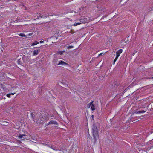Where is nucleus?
<instances>
[{
	"instance_id": "21",
	"label": "nucleus",
	"mask_w": 153,
	"mask_h": 153,
	"mask_svg": "<svg viewBox=\"0 0 153 153\" xmlns=\"http://www.w3.org/2000/svg\"><path fill=\"white\" fill-rule=\"evenodd\" d=\"M135 113H137V114H139L141 113V111H136L135 112Z\"/></svg>"
},
{
	"instance_id": "26",
	"label": "nucleus",
	"mask_w": 153,
	"mask_h": 153,
	"mask_svg": "<svg viewBox=\"0 0 153 153\" xmlns=\"http://www.w3.org/2000/svg\"><path fill=\"white\" fill-rule=\"evenodd\" d=\"M74 26H76L77 25V23H75L74 25H73Z\"/></svg>"
},
{
	"instance_id": "31",
	"label": "nucleus",
	"mask_w": 153,
	"mask_h": 153,
	"mask_svg": "<svg viewBox=\"0 0 153 153\" xmlns=\"http://www.w3.org/2000/svg\"><path fill=\"white\" fill-rule=\"evenodd\" d=\"M118 58V57H117V56H116L115 59H114V60H116Z\"/></svg>"
},
{
	"instance_id": "30",
	"label": "nucleus",
	"mask_w": 153,
	"mask_h": 153,
	"mask_svg": "<svg viewBox=\"0 0 153 153\" xmlns=\"http://www.w3.org/2000/svg\"><path fill=\"white\" fill-rule=\"evenodd\" d=\"M80 24H81V22L77 23V25H80Z\"/></svg>"
},
{
	"instance_id": "13",
	"label": "nucleus",
	"mask_w": 153,
	"mask_h": 153,
	"mask_svg": "<svg viewBox=\"0 0 153 153\" xmlns=\"http://www.w3.org/2000/svg\"><path fill=\"white\" fill-rule=\"evenodd\" d=\"M25 136V134H19V137L20 138H22L23 137V136Z\"/></svg>"
},
{
	"instance_id": "37",
	"label": "nucleus",
	"mask_w": 153,
	"mask_h": 153,
	"mask_svg": "<svg viewBox=\"0 0 153 153\" xmlns=\"http://www.w3.org/2000/svg\"><path fill=\"white\" fill-rule=\"evenodd\" d=\"M32 33H30V34H29V35H32Z\"/></svg>"
},
{
	"instance_id": "38",
	"label": "nucleus",
	"mask_w": 153,
	"mask_h": 153,
	"mask_svg": "<svg viewBox=\"0 0 153 153\" xmlns=\"http://www.w3.org/2000/svg\"><path fill=\"white\" fill-rule=\"evenodd\" d=\"M150 79H153V77H151L150 78Z\"/></svg>"
},
{
	"instance_id": "4",
	"label": "nucleus",
	"mask_w": 153,
	"mask_h": 153,
	"mask_svg": "<svg viewBox=\"0 0 153 153\" xmlns=\"http://www.w3.org/2000/svg\"><path fill=\"white\" fill-rule=\"evenodd\" d=\"M51 124H55L56 125H58V123L56 121L51 120L50 121L48 124V125H49Z\"/></svg>"
},
{
	"instance_id": "27",
	"label": "nucleus",
	"mask_w": 153,
	"mask_h": 153,
	"mask_svg": "<svg viewBox=\"0 0 153 153\" xmlns=\"http://www.w3.org/2000/svg\"><path fill=\"white\" fill-rule=\"evenodd\" d=\"M129 89V87H128L126 89H125V90L124 91H126V90H128V89Z\"/></svg>"
},
{
	"instance_id": "15",
	"label": "nucleus",
	"mask_w": 153,
	"mask_h": 153,
	"mask_svg": "<svg viewBox=\"0 0 153 153\" xmlns=\"http://www.w3.org/2000/svg\"><path fill=\"white\" fill-rule=\"evenodd\" d=\"M148 10L149 11H151L152 10L153 11V7H151L149 8L148 9Z\"/></svg>"
},
{
	"instance_id": "12",
	"label": "nucleus",
	"mask_w": 153,
	"mask_h": 153,
	"mask_svg": "<svg viewBox=\"0 0 153 153\" xmlns=\"http://www.w3.org/2000/svg\"><path fill=\"white\" fill-rule=\"evenodd\" d=\"M51 148L57 151L58 150V149L56 148V146L54 145L52 146V147H51Z\"/></svg>"
},
{
	"instance_id": "36",
	"label": "nucleus",
	"mask_w": 153,
	"mask_h": 153,
	"mask_svg": "<svg viewBox=\"0 0 153 153\" xmlns=\"http://www.w3.org/2000/svg\"><path fill=\"white\" fill-rule=\"evenodd\" d=\"M116 61V60H114V64L115 63V61Z\"/></svg>"
},
{
	"instance_id": "23",
	"label": "nucleus",
	"mask_w": 153,
	"mask_h": 153,
	"mask_svg": "<svg viewBox=\"0 0 153 153\" xmlns=\"http://www.w3.org/2000/svg\"><path fill=\"white\" fill-rule=\"evenodd\" d=\"M42 144L44 145H45L47 146L48 145V144L46 143H42Z\"/></svg>"
},
{
	"instance_id": "3",
	"label": "nucleus",
	"mask_w": 153,
	"mask_h": 153,
	"mask_svg": "<svg viewBox=\"0 0 153 153\" xmlns=\"http://www.w3.org/2000/svg\"><path fill=\"white\" fill-rule=\"evenodd\" d=\"M58 65H68V64L62 60H60L58 61Z\"/></svg>"
},
{
	"instance_id": "42",
	"label": "nucleus",
	"mask_w": 153,
	"mask_h": 153,
	"mask_svg": "<svg viewBox=\"0 0 153 153\" xmlns=\"http://www.w3.org/2000/svg\"><path fill=\"white\" fill-rule=\"evenodd\" d=\"M152 140H153V139H152Z\"/></svg>"
},
{
	"instance_id": "10",
	"label": "nucleus",
	"mask_w": 153,
	"mask_h": 153,
	"mask_svg": "<svg viewBox=\"0 0 153 153\" xmlns=\"http://www.w3.org/2000/svg\"><path fill=\"white\" fill-rule=\"evenodd\" d=\"M91 110L93 111V110H95V106H94V105L93 104V103H92V104L91 105Z\"/></svg>"
},
{
	"instance_id": "6",
	"label": "nucleus",
	"mask_w": 153,
	"mask_h": 153,
	"mask_svg": "<svg viewBox=\"0 0 153 153\" xmlns=\"http://www.w3.org/2000/svg\"><path fill=\"white\" fill-rule=\"evenodd\" d=\"M122 49H120L118 50L116 52V56H117V57H118L119 56L120 54L122 52Z\"/></svg>"
},
{
	"instance_id": "9",
	"label": "nucleus",
	"mask_w": 153,
	"mask_h": 153,
	"mask_svg": "<svg viewBox=\"0 0 153 153\" xmlns=\"http://www.w3.org/2000/svg\"><path fill=\"white\" fill-rule=\"evenodd\" d=\"M1 124L2 125L5 126L8 125L9 123V122H7L5 121H2L1 122Z\"/></svg>"
},
{
	"instance_id": "28",
	"label": "nucleus",
	"mask_w": 153,
	"mask_h": 153,
	"mask_svg": "<svg viewBox=\"0 0 153 153\" xmlns=\"http://www.w3.org/2000/svg\"><path fill=\"white\" fill-rule=\"evenodd\" d=\"M141 113H144V112H145V111H144L143 110H142L141 111Z\"/></svg>"
},
{
	"instance_id": "40",
	"label": "nucleus",
	"mask_w": 153,
	"mask_h": 153,
	"mask_svg": "<svg viewBox=\"0 0 153 153\" xmlns=\"http://www.w3.org/2000/svg\"><path fill=\"white\" fill-rule=\"evenodd\" d=\"M63 51V52H65V51Z\"/></svg>"
},
{
	"instance_id": "7",
	"label": "nucleus",
	"mask_w": 153,
	"mask_h": 153,
	"mask_svg": "<svg viewBox=\"0 0 153 153\" xmlns=\"http://www.w3.org/2000/svg\"><path fill=\"white\" fill-rule=\"evenodd\" d=\"M22 60V59H21V58L19 59L17 61V62L18 64L20 65H22L23 64Z\"/></svg>"
},
{
	"instance_id": "32",
	"label": "nucleus",
	"mask_w": 153,
	"mask_h": 153,
	"mask_svg": "<svg viewBox=\"0 0 153 153\" xmlns=\"http://www.w3.org/2000/svg\"><path fill=\"white\" fill-rule=\"evenodd\" d=\"M40 43H43L44 42V41H40Z\"/></svg>"
},
{
	"instance_id": "25",
	"label": "nucleus",
	"mask_w": 153,
	"mask_h": 153,
	"mask_svg": "<svg viewBox=\"0 0 153 153\" xmlns=\"http://www.w3.org/2000/svg\"><path fill=\"white\" fill-rule=\"evenodd\" d=\"M103 54V53H100V54H99L98 56H101Z\"/></svg>"
},
{
	"instance_id": "2",
	"label": "nucleus",
	"mask_w": 153,
	"mask_h": 153,
	"mask_svg": "<svg viewBox=\"0 0 153 153\" xmlns=\"http://www.w3.org/2000/svg\"><path fill=\"white\" fill-rule=\"evenodd\" d=\"M100 124L98 123H93L92 127V134L94 143L99 138L98 131Z\"/></svg>"
},
{
	"instance_id": "24",
	"label": "nucleus",
	"mask_w": 153,
	"mask_h": 153,
	"mask_svg": "<svg viewBox=\"0 0 153 153\" xmlns=\"http://www.w3.org/2000/svg\"><path fill=\"white\" fill-rule=\"evenodd\" d=\"M59 53L60 54H63V51H60L59 52Z\"/></svg>"
},
{
	"instance_id": "35",
	"label": "nucleus",
	"mask_w": 153,
	"mask_h": 153,
	"mask_svg": "<svg viewBox=\"0 0 153 153\" xmlns=\"http://www.w3.org/2000/svg\"><path fill=\"white\" fill-rule=\"evenodd\" d=\"M71 33H74V32H73V30H71Z\"/></svg>"
},
{
	"instance_id": "14",
	"label": "nucleus",
	"mask_w": 153,
	"mask_h": 153,
	"mask_svg": "<svg viewBox=\"0 0 153 153\" xmlns=\"http://www.w3.org/2000/svg\"><path fill=\"white\" fill-rule=\"evenodd\" d=\"M93 102V101L91 102H90L89 104H88L87 105V107L89 108L90 106H91V105L92 104V103Z\"/></svg>"
},
{
	"instance_id": "20",
	"label": "nucleus",
	"mask_w": 153,
	"mask_h": 153,
	"mask_svg": "<svg viewBox=\"0 0 153 153\" xmlns=\"http://www.w3.org/2000/svg\"><path fill=\"white\" fill-rule=\"evenodd\" d=\"M10 95H11V94H7L6 96L10 98Z\"/></svg>"
},
{
	"instance_id": "8",
	"label": "nucleus",
	"mask_w": 153,
	"mask_h": 153,
	"mask_svg": "<svg viewBox=\"0 0 153 153\" xmlns=\"http://www.w3.org/2000/svg\"><path fill=\"white\" fill-rule=\"evenodd\" d=\"M59 61V59H55L53 62V64L55 65H58V61Z\"/></svg>"
},
{
	"instance_id": "11",
	"label": "nucleus",
	"mask_w": 153,
	"mask_h": 153,
	"mask_svg": "<svg viewBox=\"0 0 153 153\" xmlns=\"http://www.w3.org/2000/svg\"><path fill=\"white\" fill-rule=\"evenodd\" d=\"M39 43V42L38 41H35L33 43H32L31 45L32 46L38 44Z\"/></svg>"
},
{
	"instance_id": "16",
	"label": "nucleus",
	"mask_w": 153,
	"mask_h": 153,
	"mask_svg": "<svg viewBox=\"0 0 153 153\" xmlns=\"http://www.w3.org/2000/svg\"><path fill=\"white\" fill-rule=\"evenodd\" d=\"M19 35L22 37H25L26 36L25 35V34L23 33H21L19 34Z\"/></svg>"
},
{
	"instance_id": "29",
	"label": "nucleus",
	"mask_w": 153,
	"mask_h": 153,
	"mask_svg": "<svg viewBox=\"0 0 153 153\" xmlns=\"http://www.w3.org/2000/svg\"><path fill=\"white\" fill-rule=\"evenodd\" d=\"M15 94V93H10L9 94H11V95H14Z\"/></svg>"
},
{
	"instance_id": "39",
	"label": "nucleus",
	"mask_w": 153,
	"mask_h": 153,
	"mask_svg": "<svg viewBox=\"0 0 153 153\" xmlns=\"http://www.w3.org/2000/svg\"><path fill=\"white\" fill-rule=\"evenodd\" d=\"M71 11H70V12H68V13H71Z\"/></svg>"
},
{
	"instance_id": "41",
	"label": "nucleus",
	"mask_w": 153,
	"mask_h": 153,
	"mask_svg": "<svg viewBox=\"0 0 153 153\" xmlns=\"http://www.w3.org/2000/svg\"><path fill=\"white\" fill-rule=\"evenodd\" d=\"M81 22H82V21H81Z\"/></svg>"
},
{
	"instance_id": "22",
	"label": "nucleus",
	"mask_w": 153,
	"mask_h": 153,
	"mask_svg": "<svg viewBox=\"0 0 153 153\" xmlns=\"http://www.w3.org/2000/svg\"><path fill=\"white\" fill-rule=\"evenodd\" d=\"M129 37V36L127 38V39H126L125 40V42L126 43V42H127V41H128V37Z\"/></svg>"
},
{
	"instance_id": "1",
	"label": "nucleus",
	"mask_w": 153,
	"mask_h": 153,
	"mask_svg": "<svg viewBox=\"0 0 153 153\" xmlns=\"http://www.w3.org/2000/svg\"><path fill=\"white\" fill-rule=\"evenodd\" d=\"M49 116L48 113L45 112H40L39 114V117L36 122L38 124L44 123L46 120L48 118Z\"/></svg>"
},
{
	"instance_id": "33",
	"label": "nucleus",
	"mask_w": 153,
	"mask_h": 153,
	"mask_svg": "<svg viewBox=\"0 0 153 153\" xmlns=\"http://www.w3.org/2000/svg\"><path fill=\"white\" fill-rule=\"evenodd\" d=\"M47 146H48L50 148H51V147H52V146H51L50 145H48Z\"/></svg>"
},
{
	"instance_id": "5",
	"label": "nucleus",
	"mask_w": 153,
	"mask_h": 153,
	"mask_svg": "<svg viewBox=\"0 0 153 153\" xmlns=\"http://www.w3.org/2000/svg\"><path fill=\"white\" fill-rule=\"evenodd\" d=\"M40 50L39 49L35 50L33 53V56L37 55L40 52Z\"/></svg>"
},
{
	"instance_id": "18",
	"label": "nucleus",
	"mask_w": 153,
	"mask_h": 153,
	"mask_svg": "<svg viewBox=\"0 0 153 153\" xmlns=\"http://www.w3.org/2000/svg\"><path fill=\"white\" fill-rule=\"evenodd\" d=\"M39 16L42 18H46L47 17L46 16H41V14H40Z\"/></svg>"
},
{
	"instance_id": "17",
	"label": "nucleus",
	"mask_w": 153,
	"mask_h": 153,
	"mask_svg": "<svg viewBox=\"0 0 153 153\" xmlns=\"http://www.w3.org/2000/svg\"><path fill=\"white\" fill-rule=\"evenodd\" d=\"M30 114H31V118L34 120V117H33V113H31Z\"/></svg>"
},
{
	"instance_id": "34",
	"label": "nucleus",
	"mask_w": 153,
	"mask_h": 153,
	"mask_svg": "<svg viewBox=\"0 0 153 153\" xmlns=\"http://www.w3.org/2000/svg\"><path fill=\"white\" fill-rule=\"evenodd\" d=\"M94 117V115H92L91 116L92 118V119H93V120L94 119H93Z\"/></svg>"
},
{
	"instance_id": "19",
	"label": "nucleus",
	"mask_w": 153,
	"mask_h": 153,
	"mask_svg": "<svg viewBox=\"0 0 153 153\" xmlns=\"http://www.w3.org/2000/svg\"><path fill=\"white\" fill-rule=\"evenodd\" d=\"M73 47H74L73 46H70L68 47V49H70L73 48Z\"/></svg>"
}]
</instances>
